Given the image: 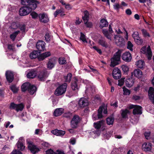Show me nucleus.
<instances>
[{"instance_id": "obj_34", "label": "nucleus", "mask_w": 154, "mask_h": 154, "mask_svg": "<svg viewBox=\"0 0 154 154\" xmlns=\"http://www.w3.org/2000/svg\"><path fill=\"white\" fill-rule=\"evenodd\" d=\"M99 43L100 45L105 48H106L108 47L107 43L106 42L105 39L103 38L100 39L99 41Z\"/></svg>"}, {"instance_id": "obj_18", "label": "nucleus", "mask_w": 154, "mask_h": 154, "mask_svg": "<svg viewBox=\"0 0 154 154\" xmlns=\"http://www.w3.org/2000/svg\"><path fill=\"white\" fill-rule=\"evenodd\" d=\"M122 58L124 60L129 62L131 61L132 57L131 54L129 52H126L123 54Z\"/></svg>"}, {"instance_id": "obj_51", "label": "nucleus", "mask_w": 154, "mask_h": 154, "mask_svg": "<svg viewBox=\"0 0 154 154\" xmlns=\"http://www.w3.org/2000/svg\"><path fill=\"white\" fill-rule=\"evenodd\" d=\"M122 70L124 72H127L129 70L128 67L126 65H123L121 66Z\"/></svg>"}, {"instance_id": "obj_20", "label": "nucleus", "mask_w": 154, "mask_h": 154, "mask_svg": "<svg viewBox=\"0 0 154 154\" xmlns=\"http://www.w3.org/2000/svg\"><path fill=\"white\" fill-rule=\"evenodd\" d=\"M148 93L149 99L154 104V88L150 87L149 89Z\"/></svg>"}, {"instance_id": "obj_28", "label": "nucleus", "mask_w": 154, "mask_h": 154, "mask_svg": "<svg viewBox=\"0 0 154 154\" xmlns=\"http://www.w3.org/2000/svg\"><path fill=\"white\" fill-rule=\"evenodd\" d=\"M108 25L107 21L105 19H103L101 20L100 23V27L102 28L103 27H106Z\"/></svg>"}, {"instance_id": "obj_25", "label": "nucleus", "mask_w": 154, "mask_h": 154, "mask_svg": "<svg viewBox=\"0 0 154 154\" xmlns=\"http://www.w3.org/2000/svg\"><path fill=\"white\" fill-rule=\"evenodd\" d=\"M104 121L103 120L94 123V127L97 129L100 128L103 125Z\"/></svg>"}, {"instance_id": "obj_10", "label": "nucleus", "mask_w": 154, "mask_h": 154, "mask_svg": "<svg viewBox=\"0 0 154 154\" xmlns=\"http://www.w3.org/2000/svg\"><path fill=\"white\" fill-rule=\"evenodd\" d=\"M48 76V74L45 70L40 72L37 75L38 78L40 81H44Z\"/></svg>"}, {"instance_id": "obj_37", "label": "nucleus", "mask_w": 154, "mask_h": 154, "mask_svg": "<svg viewBox=\"0 0 154 154\" xmlns=\"http://www.w3.org/2000/svg\"><path fill=\"white\" fill-rule=\"evenodd\" d=\"M19 32V31H17L10 35V37L12 41H14L15 38Z\"/></svg>"}, {"instance_id": "obj_32", "label": "nucleus", "mask_w": 154, "mask_h": 154, "mask_svg": "<svg viewBox=\"0 0 154 154\" xmlns=\"http://www.w3.org/2000/svg\"><path fill=\"white\" fill-rule=\"evenodd\" d=\"M134 84V82L132 78L127 79L126 80L125 84L126 86L128 87H131Z\"/></svg>"}, {"instance_id": "obj_13", "label": "nucleus", "mask_w": 154, "mask_h": 154, "mask_svg": "<svg viewBox=\"0 0 154 154\" xmlns=\"http://www.w3.org/2000/svg\"><path fill=\"white\" fill-rule=\"evenodd\" d=\"M112 75L114 79H119L121 75L120 70L118 68H114L112 71Z\"/></svg>"}, {"instance_id": "obj_52", "label": "nucleus", "mask_w": 154, "mask_h": 154, "mask_svg": "<svg viewBox=\"0 0 154 154\" xmlns=\"http://www.w3.org/2000/svg\"><path fill=\"white\" fill-rule=\"evenodd\" d=\"M59 63L61 64H64L66 63V61L64 57H60L59 59Z\"/></svg>"}, {"instance_id": "obj_23", "label": "nucleus", "mask_w": 154, "mask_h": 154, "mask_svg": "<svg viewBox=\"0 0 154 154\" xmlns=\"http://www.w3.org/2000/svg\"><path fill=\"white\" fill-rule=\"evenodd\" d=\"M133 113L134 115L141 114L142 113V107L140 106H137L134 109Z\"/></svg>"}, {"instance_id": "obj_1", "label": "nucleus", "mask_w": 154, "mask_h": 154, "mask_svg": "<svg viewBox=\"0 0 154 154\" xmlns=\"http://www.w3.org/2000/svg\"><path fill=\"white\" fill-rule=\"evenodd\" d=\"M51 55L50 52H46L38 56V53L37 51H34L29 54V57L31 59H35L38 58L40 61L42 60L45 58Z\"/></svg>"}, {"instance_id": "obj_12", "label": "nucleus", "mask_w": 154, "mask_h": 154, "mask_svg": "<svg viewBox=\"0 0 154 154\" xmlns=\"http://www.w3.org/2000/svg\"><path fill=\"white\" fill-rule=\"evenodd\" d=\"M39 21L42 23H47L49 21V18L47 14L43 13L38 15Z\"/></svg>"}, {"instance_id": "obj_60", "label": "nucleus", "mask_w": 154, "mask_h": 154, "mask_svg": "<svg viewBox=\"0 0 154 154\" xmlns=\"http://www.w3.org/2000/svg\"><path fill=\"white\" fill-rule=\"evenodd\" d=\"M45 38L47 42H49L50 40V37L49 34L46 33L45 35Z\"/></svg>"}, {"instance_id": "obj_5", "label": "nucleus", "mask_w": 154, "mask_h": 154, "mask_svg": "<svg viewBox=\"0 0 154 154\" xmlns=\"http://www.w3.org/2000/svg\"><path fill=\"white\" fill-rule=\"evenodd\" d=\"M67 86V85L66 83H64L59 86L56 89L55 94L57 96H59L65 93L66 91Z\"/></svg>"}, {"instance_id": "obj_15", "label": "nucleus", "mask_w": 154, "mask_h": 154, "mask_svg": "<svg viewBox=\"0 0 154 154\" xmlns=\"http://www.w3.org/2000/svg\"><path fill=\"white\" fill-rule=\"evenodd\" d=\"M78 80L76 78H75L72 81L71 87L73 90L76 91H78L79 87L78 85Z\"/></svg>"}, {"instance_id": "obj_47", "label": "nucleus", "mask_w": 154, "mask_h": 154, "mask_svg": "<svg viewBox=\"0 0 154 154\" xmlns=\"http://www.w3.org/2000/svg\"><path fill=\"white\" fill-rule=\"evenodd\" d=\"M124 94L125 95H129L130 94V91L129 90L127 89L125 87L123 88Z\"/></svg>"}, {"instance_id": "obj_62", "label": "nucleus", "mask_w": 154, "mask_h": 154, "mask_svg": "<svg viewBox=\"0 0 154 154\" xmlns=\"http://www.w3.org/2000/svg\"><path fill=\"white\" fill-rule=\"evenodd\" d=\"M75 139L74 138H72L70 139V143L72 145H74L75 143Z\"/></svg>"}, {"instance_id": "obj_49", "label": "nucleus", "mask_w": 154, "mask_h": 154, "mask_svg": "<svg viewBox=\"0 0 154 154\" xmlns=\"http://www.w3.org/2000/svg\"><path fill=\"white\" fill-rule=\"evenodd\" d=\"M136 43L138 45H141L143 44V40L139 37V38H137L134 40Z\"/></svg>"}, {"instance_id": "obj_17", "label": "nucleus", "mask_w": 154, "mask_h": 154, "mask_svg": "<svg viewBox=\"0 0 154 154\" xmlns=\"http://www.w3.org/2000/svg\"><path fill=\"white\" fill-rule=\"evenodd\" d=\"M5 75L7 81L10 83L12 82L14 79L13 73L11 71H7Z\"/></svg>"}, {"instance_id": "obj_27", "label": "nucleus", "mask_w": 154, "mask_h": 154, "mask_svg": "<svg viewBox=\"0 0 154 154\" xmlns=\"http://www.w3.org/2000/svg\"><path fill=\"white\" fill-rule=\"evenodd\" d=\"M58 14H60V16L65 15L64 12L63 8H60L59 9H57L54 13L55 17H56Z\"/></svg>"}, {"instance_id": "obj_40", "label": "nucleus", "mask_w": 154, "mask_h": 154, "mask_svg": "<svg viewBox=\"0 0 154 154\" xmlns=\"http://www.w3.org/2000/svg\"><path fill=\"white\" fill-rule=\"evenodd\" d=\"M19 24L18 23L16 22H13L11 24L10 28L11 29H17L19 26Z\"/></svg>"}, {"instance_id": "obj_26", "label": "nucleus", "mask_w": 154, "mask_h": 154, "mask_svg": "<svg viewBox=\"0 0 154 154\" xmlns=\"http://www.w3.org/2000/svg\"><path fill=\"white\" fill-rule=\"evenodd\" d=\"M102 32L104 35L108 39L111 40V38L112 36V33L108 32V30L106 29H103Z\"/></svg>"}, {"instance_id": "obj_59", "label": "nucleus", "mask_w": 154, "mask_h": 154, "mask_svg": "<svg viewBox=\"0 0 154 154\" xmlns=\"http://www.w3.org/2000/svg\"><path fill=\"white\" fill-rule=\"evenodd\" d=\"M46 154H56L53 150L51 149H48L45 152Z\"/></svg>"}, {"instance_id": "obj_2", "label": "nucleus", "mask_w": 154, "mask_h": 154, "mask_svg": "<svg viewBox=\"0 0 154 154\" xmlns=\"http://www.w3.org/2000/svg\"><path fill=\"white\" fill-rule=\"evenodd\" d=\"M122 52V50H119L114 55L113 57L111 58L110 65L111 66L114 67L119 64L118 62L120 60L121 55Z\"/></svg>"}, {"instance_id": "obj_3", "label": "nucleus", "mask_w": 154, "mask_h": 154, "mask_svg": "<svg viewBox=\"0 0 154 154\" xmlns=\"http://www.w3.org/2000/svg\"><path fill=\"white\" fill-rule=\"evenodd\" d=\"M103 110V113L104 114H106L107 112L106 107L105 105H103L99 107L98 110V114L97 116L96 114H93L92 116L93 119L94 120H96L98 119H100L102 118V113Z\"/></svg>"}, {"instance_id": "obj_11", "label": "nucleus", "mask_w": 154, "mask_h": 154, "mask_svg": "<svg viewBox=\"0 0 154 154\" xmlns=\"http://www.w3.org/2000/svg\"><path fill=\"white\" fill-rule=\"evenodd\" d=\"M28 147L31 152L35 154L39 151V149L31 142L28 143Z\"/></svg>"}, {"instance_id": "obj_29", "label": "nucleus", "mask_w": 154, "mask_h": 154, "mask_svg": "<svg viewBox=\"0 0 154 154\" xmlns=\"http://www.w3.org/2000/svg\"><path fill=\"white\" fill-rule=\"evenodd\" d=\"M55 63V61L54 59L50 60L48 64V68L50 69H52L54 66Z\"/></svg>"}, {"instance_id": "obj_39", "label": "nucleus", "mask_w": 154, "mask_h": 154, "mask_svg": "<svg viewBox=\"0 0 154 154\" xmlns=\"http://www.w3.org/2000/svg\"><path fill=\"white\" fill-rule=\"evenodd\" d=\"M72 74L69 73H68L67 75L64 77V79L65 82H69L72 78Z\"/></svg>"}, {"instance_id": "obj_46", "label": "nucleus", "mask_w": 154, "mask_h": 154, "mask_svg": "<svg viewBox=\"0 0 154 154\" xmlns=\"http://www.w3.org/2000/svg\"><path fill=\"white\" fill-rule=\"evenodd\" d=\"M10 89L14 93L17 92L18 91V88L15 85H12L10 87Z\"/></svg>"}, {"instance_id": "obj_8", "label": "nucleus", "mask_w": 154, "mask_h": 154, "mask_svg": "<svg viewBox=\"0 0 154 154\" xmlns=\"http://www.w3.org/2000/svg\"><path fill=\"white\" fill-rule=\"evenodd\" d=\"M114 39L117 46L122 47L124 45L125 41L122 37L119 36V35H115Z\"/></svg>"}, {"instance_id": "obj_61", "label": "nucleus", "mask_w": 154, "mask_h": 154, "mask_svg": "<svg viewBox=\"0 0 154 154\" xmlns=\"http://www.w3.org/2000/svg\"><path fill=\"white\" fill-rule=\"evenodd\" d=\"M115 9H119L120 8V5L118 3H116L113 6Z\"/></svg>"}, {"instance_id": "obj_63", "label": "nucleus", "mask_w": 154, "mask_h": 154, "mask_svg": "<svg viewBox=\"0 0 154 154\" xmlns=\"http://www.w3.org/2000/svg\"><path fill=\"white\" fill-rule=\"evenodd\" d=\"M126 14L128 15H130L132 13L131 10L129 9H127L125 11Z\"/></svg>"}, {"instance_id": "obj_57", "label": "nucleus", "mask_w": 154, "mask_h": 154, "mask_svg": "<svg viewBox=\"0 0 154 154\" xmlns=\"http://www.w3.org/2000/svg\"><path fill=\"white\" fill-rule=\"evenodd\" d=\"M144 134L146 139L148 140L150 138V133L149 131L145 132Z\"/></svg>"}, {"instance_id": "obj_19", "label": "nucleus", "mask_w": 154, "mask_h": 154, "mask_svg": "<svg viewBox=\"0 0 154 154\" xmlns=\"http://www.w3.org/2000/svg\"><path fill=\"white\" fill-rule=\"evenodd\" d=\"M78 103L80 107H83L88 104L87 100L84 98H81L79 100Z\"/></svg>"}, {"instance_id": "obj_9", "label": "nucleus", "mask_w": 154, "mask_h": 154, "mask_svg": "<svg viewBox=\"0 0 154 154\" xmlns=\"http://www.w3.org/2000/svg\"><path fill=\"white\" fill-rule=\"evenodd\" d=\"M39 2L35 0H29L28 3L26 5L29 8L31 9V11L34 10L37 8V5L39 4Z\"/></svg>"}, {"instance_id": "obj_33", "label": "nucleus", "mask_w": 154, "mask_h": 154, "mask_svg": "<svg viewBox=\"0 0 154 154\" xmlns=\"http://www.w3.org/2000/svg\"><path fill=\"white\" fill-rule=\"evenodd\" d=\"M36 88L33 85H30L29 88L28 89V91L31 94H33L36 91Z\"/></svg>"}, {"instance_id": "obj_6", "label": "nucleus", "mask_w": 154, "mask_h": 154, "mask_svg": "<svg viewBox=\"0 0 154 154\" xmlns=\"http://www.w3.org/2000/svg\"><path fill=\"white\" fill-rule=\"evenodd\" d=\"M141 52L146 55L148 60L151 59L152 54L149 46L147 48L145 46L142 47L141 49Z\"/></svg>"}, {"instance_id": "obj_22", "label": "nucleus", "mask_w": 154, "mask_h": 154, "mask_svg": "<svg viewBox=\"0 0 154 154\" xmlns=\"http://www.w3.org/2000/svg\"><path fill=\"white\" fill-rule=\"evenodd\" d=\"M51 132L54 135L60 136H63L65 133L64 131L57 129L52 130L51 131Z\"/></svg>"}, {"instance_id": "obj_31", "label": "nucleus", "mask_w": 154, "mask_h": 154, "mask_svg": "<svg viewBox=\"0 0 154 154\" xmlns=\"http://www.w3.org/2000/svg\"><path fill=\"white\" fill-rule=\"evenodd\" d=\"M31 84L28 83L26 82L24 83L21 86V89L23 91H25L28 90Z\"/></svg>"}, {"instance_id": "obj_42", "label": "nucleus", "mask_w": 154, "mask_h": 154, "mask_svg": "<svg viewBox=\"0 0 154 154\" xmlns=\"http://www.w3.org/2000/svg\"><path fill=\"white\" fill-rule=\"evenodd\" d=\"M16 111H22L24 108V106L23 103H21L17 104Z\"/></svg>"}, {"instance_id": "obj_50", "label": "nucleus", "mask_w": 154, "mask_h": 154, "mask_svg": "<svg viewBox=\"0 0 154 154\" xmlns=\"http://www.w3.org/2000/svg\"><path fill=\"white\" fill-rule=\"evenodd\" d=\"M132 36L134 40L137 38H139L140 37L138 33L137 32H134L132 34Z\"/></svg>"}, {"instance_id": "obj_16", "label": "nucleus", "mask_w": 154, "mask_h": 154, "mask_svg": "<svg viewBox=\"0 0 154 154\" xmlns=\"http://www.w3.org/2000/svg\"><path fill=\"white\" fill-rule=\"evenodd\" d=\"M152 145L149 142H145L142 145V149L145 151H150L152 148Z\"/></svg>"}, {"instance_id": "obj_58", "label": "nucleus", "mask_w": 154, "mask_h": 154, "mask_svg": "<svg viewBox=\"0 0 154 154\" xmlns=\"http://www.w3.org/2000/svg\"><path fill=\"white\" fill-rule=\"evenodd\" d=\"M30 15L34 19L36 18L38 16V14L35 12H32L30 14Z\"/></svg>"}, {"instance_id": "obj_36", "label": "nucleus", "mask_w": 154, "mask_h": 154, "mask_svg": "<svg viewBox=\"0 0 154 154\" xmlns=\"http://www.w3.org/2000/svg\"><path fill=\"white\" fill-rule=\"evenodd\" d=\"M136 64L138 68H142L144 66L145 63L142 60H139L136 62Z\"/></svg>"}, {"instance_id": "obj_64", "label": "nucleus", "mask_w": 154, "mask_h": 154, "mask_svg": "<svg viewBox=\"0 0 154 154\" xmlns=\"http://www.w3.org/2000/svg\"><path fill=\"white\" fill-rule=\"evenodd\" d=\"M21 3L23 5H25L26 4V3H27V4L28 3V1L29 0H21Z\"/></svg>"}, {"instance_id": "obj_41", "label": "nucleus", "mask_w": 154, "mask_h": 154, "mask_svg": "<svg viewBox=\"0 0 154 154\" xmlns=\"http://www.w3.org/2000/svg\"><path fill=\"white\" fill-rule=\"evenodd\" d=\"M114 119L112 117H108L106 119V122L109 125H112L113 124Z\"/></svg>"}, {"instance_id": "obj_54", "label": "nucleus", "mask_w": 154, "mask_h": 154, "mask_svg": "<svg viewBox=\"0 0 154 154\" xmlns=\"http://www.w3.org/2000/svg\"><path fill=\"white\" fill-rule=\"evenodd\" d=\"M125 78H123L119 80H118V85L120 86H122L124 83V82H125Z\"/></svg>"}, {"instance_id": "obj_48", "label": "nucleus", "mask_w": 154, "mask_h": 154, "mask_svg": "<svg viewBox=\"0 0 154 154\" xmlns=\"http://www.w3.org/2000/svg\"><path fill=\"white\" fill-rule=\"evenodd\" d=\"M84 24L87 27L91 28L93 26L92 23L91 22H88V20L84 21Z\"/></svg>"}, {"instance_id": "obj_44", "label": "nucleus", "mask_w": 154, "mask_h": 154, "mask_svg": "<svg viewBox=\"0 0 154 154\" xmlns=\"http://www.w3.org/2000/svg\"><path fill=\"white\" fill-rule=\"evenodd\" d=\"M141 31L143 36L148 37L150 36L149 34L146 30L144 29H142L141 30Z\"/></svg>"}, {"instance_id": "obj_30", "label": "nucleus", "mask_w": 154, "mask_h": 154, "mask_svg": "<svg viewBox=\"0 0 154 154\" xmlns=\"http://www.w3.org/2000/svg\"><path fill=\"white\" fill-rule=\"evenodd\" d=\"M36 76V72L34 70L30 71L27 75V77L28 78L33 79Z\"/></svg>"}, {"instance_id": "obj_38", "label": "nucleus", "mask_w": 154, "mask_h": 154, "mask_svg": "<svg viewBox=\"0 0 154 154\" xmlns=\"http://www.w3.org/2000/svg\"><path fill=\"white\" fill-rule=\"evenodd\" d=\"M84 15L82 16V19L84 21H87L89 19V13L88 12L85 11H84Z\"/></svg>"}, {"instance_id": "obj_45", "label": "nucleus", "mask_w": 154, "mask_h": 154, "mask_svg": "<svg viewBox=\"0 0 154 154\" xmlns=\"http://www.w3.org/2000/svg\"><path fill=\"white\" fill-rule=\"evenodd\" d=\"M133 45L130 41H129L128 42L127 47L128 49L131 51H132L133 50Z\"/></svg>"}, {"instance_id": "obj_14", "label": "nucleus", "mask_w": 154, "mask_h": 154, "mask_svg": "<svg viewBox=\"0 0 154 154\" xmlns=\"http://www.w3.org/2000/svg\"><path fill=\"white\" fill-rule=\"evenodd\" d=\"M45 43L42 41H38L36 45L37 49L39 51H44L45 50Z\"/></svg>"}, {"instance_id": "obj_4", "label": "nucleus", "mask_w": 154, "mask_h": 154, "mask_svg": "<svg viewBox=\"0 0 154 154\" xmlns=\"http://www.w3.org/2000/svg\"><path fill=\"white\" fill-rule=\"evenodd\" d=\"M82 119L79 116L74 115L72 119L71 122V127L73 128H76L78 126L79 124L81 121Z\"/></svg>"}, {"instance_id": "obj_35", "label": "nucleus", "mask_w": 154, "mask_h": 154, "mask_svg": "<svg viewBox=\"0 0 154 154\" xmlns=\"http://www.w3.org/2000/svg\"><path fill=\"white\" fill-rule=\"evenodd\" d=\"M121 115L122 117L123 118L126 119L128 117V114L129 113V111L127 109L125 110L122 109L121 110Z\"/></svg>"}, {"instance_id": "obj_21", "label": "nucleus", "mask_w": 154, "mask_h": 154, "mask_svg": "<svg viewBox=\"0 0 154 154\" xmlns=\"http://www.w3.org/2000/svg\"><path fill=\"white\" fill-rule=\"evenodd\" d=\"M133 75L137 78H140L142 76V72L139 69H135L133 72H131V75Z\"/></svg>"}, {"instance_id": "obj_53", "label": "nucleus", "mask_w": 154, "mask_h": 154, "mask_svg": "<svg viewBox=\"0 0 154 154\" xmlns=\"http://www.w3.org/2000/svg\"><path fill=\"white\" fill-rule=\"evenodd\" d=\"M81 35L80 37V39L84 43H87V42L86 40V39L85 37V35L83 34L82 33H81Z\"/></svg>"}, {"instance_id": "obj_56", "label": "nucleus", "mask_w": 154, "mask_h": 154, "mask_svg": "<svg viewBox=\"0 0 154 154\" xmlns=\"http://www.w3.org/2000/svg\"><path fill=\"white\" fill-rule=\"evenodd\" d=\"M63 117H65L66 118H69L71 116L72 114L70 112H69L64 113L63 114Z\"/></svg>"}, {"instance_id": "obj_7", "label": "nucleus", "mask_w": 154, "mask_h": 154, "mask_svg": "<svg viewBox=\"0 0 154 154\" xmlns=\"http://www.w3.org/2000/svg\"><path fill=\"white\" fill-rule=\"evenodd\" d=\"M31 12V9L29 8L26 5L21 7L19 11L20 16H24L28 15Z\"/></svg>"}, {"instance_id": "obj_43", "label": "nucleus", "mask_w": 154, "mask_h": 154, "mask_svg": "<svg viewBox=\"0 0 154 154\" xmlns=\"http://www.w3.org/2000/svg\"><path fill=\"white\" fill-rule=\"evenodd\" d=\"M17 148L19 150H23L25 148V146L23 145V144L21 142H19L17 144Z\"/></svg>"}, {"instance_id": "obj_55", "label": "nucleus", "mask_w": 154, "mask_h": 154, "mask_svg": "<svg viewBox=\"0 0 154 154\" xmlns=\"http://www.w3.org/2000/svg\"><path fill=\"white\" fill-rule=\"evenodd\" d=\"M17 106V104H15L14 103H11L10 108V109H15L16 111Z\"/></svg>"}, {"instance_id": "obj_24", "label": "nucleus", "mask_w": 154, "mask_h": 154, "mask_svg": "<svg viewBox=\"0 0 154 154\" xmlns=\"http://www.w3.org/2000/svg\"><path fill=\"white\" fill-rule=\"evenodd\" d=\"M63 112V109L62 108L56 109L54 112V116H57L61 115Z\"/></svg>"}]
</instances>
